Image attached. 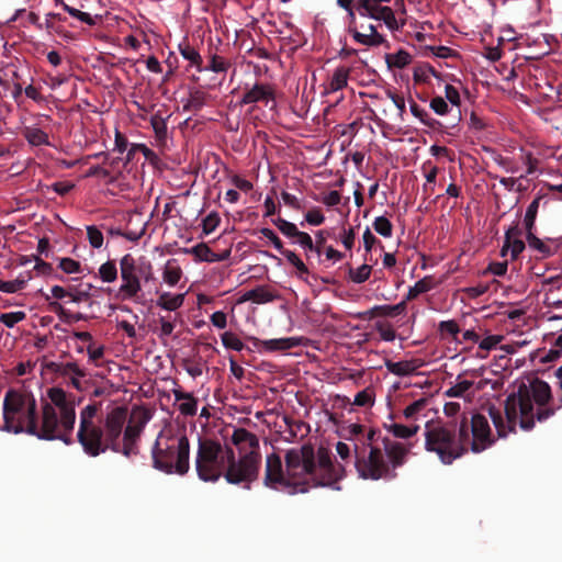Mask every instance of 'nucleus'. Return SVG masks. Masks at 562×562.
Here are the masks:
<instances>
[{"label": "nucleus", "instance_id": "nucleus-17", "mask_svg": "<svg viewBox=\"0 0 562 562\" xmlns=\"http://www.w3.org/2000/svg\"><path fill=\"white\" fill-rule=\"evenodd\" d=\"M496 161L505 171L519 175L520 178L531 175L535 170L531 154L522 149H519V153L514 157L499 156Z\"/></svg>", "mask_w": 562, "mask_h": 562}, {"label": "nucleus", "instance_id": "nucleus-52", "mask_svg": "<svg viewBox=\"0 0 562 562\" xmlns=\"http://www.w3.org/2000/svg\"><path fill=\"white\" fill-rule=\"evenodd\" d=\"M25 318L26 313L24 311L2 313L0 315V323L8 328H13L18 323L24 321Z\"/></svg>", "mask_w": 562, "mask_h": 562}, {"label": "nucleus", "instance_id": "nucleus-37", "mask_svg": "<svg viewBox=\"0 0 562 562\" xmlns=\"http://www.w3.org/2000/svg\"><path fill=\"white\" fill-rule=\"evenodd\" d=\"M438 167L432 165L431 161H426L423 165V172L426 179V182L424 184V191L426 193H434L435 192V186H436V179L438 176Z\"/></svg>", "mask_w": 562, "mask_h": 562}, {"label": "nucleus", "instance_id": "nucleus-46", "mask_svg": "<svg viewBox=\"0 0 562 562\" xmlns=\"http://www.w3.org/2000/svg\"><path fill=\"white\" fill-rule=\"evenodd\" d=\"M281 255H283L289 263H291L297 270V276L300 278H304L308 274V269L306 265L302 261V259L292 250L284 249Z\"/></svg>", "mask_w": 562, "mask_h": 562}, {"label": "nucleus", "instance_id": "nucleus-55", "mask_svg": "<svg viewBox=\"0 0 562 562\" xmlns=\"http://www.w3.org/2000/svg\"><path fill=\"white\" fill-rule=\"evenodd\" d=\"M87 237L93 248H101L103 245V234L97 226H87Z\"/></svg>", "mask_w": 562, "mask_h": 562}, {"label": "nucleus", "instance_id": "nucleus-27", "mask_svg": "<svg viewBox=\"0 0 562 562\" xmlns=\"http://www.w3.org/2000/svg\"><path fill=\"white\" fill-rule=\"evenodd\" d=\"M89 296V293L88 292H82V291H71V290H67L60 285H54L52 286L50 289V294H46L45 295V299L46 301H49L50 297L55 299V300H67L68 302H71V303H80L85 300H87Z\"/></svg>", "mask_w": 562, "mask_h": 562}, {"label": "nucleus", "instance_id": "nucleus-53", "mask_svg": "<svg viewBox=\"0 0 562 562\" xmlns=\"http://www.w3.org/2000/svg\"><path fill=\"white\" fill-rule=\"evenodd\" d=\"M295 243L299 244L306 252L314 251L318 256L321 255L319 246H315L310 234L300 231L296 237L294 238Z\"/></svg>", "mask_w": 562, "mask_h": 562}, {"label": "nucleus", "instance_id": "nucleus-56", "mask_svg": "<svg viewBox=\"0 0 562 562\" xmlns=\"http://www.w3.org/2000/svg\"><path fill=\"white\" fill-rule=\"evenodd\" d=\"M371 270V266L366 263L361 265L357 269L350 271V278L356 283H363L370 278Z\"/></svg>", "mask_w": 562, "mask_h": 562}, {"label": "nucleus", "instance_id": "nucleus-7", "mask_svg": "<svg viewBox=\"0 0 562 562\" xmlns=\"http://www.w3.org/2000/svg\"><path fill=\"white\" fill-rule=\"evenodd\" d=\"M424 437L426 451L436 454L445 464H451L467 452V439L460 425L457 427L428 422L425 425Z\"/></svg>", "mask_w": 562, "mask_h": 562}, {"label": "nucleus", "instance_id": "nucleus-63", "mask_svg": "<svg viewBox=\"0 0 562 562\" xmlns=\"http://www.w3.org/2000/svg\"><path fill=\"white\" fill-rule=\"evenodd\" d=\"M376 331L384 341H393L396 338V333L390 324H376Z\"/></svg>", "mask_w": 562, "mask_h": 562}, {"label": "nucleus", "instance_id": "nucleus-26", "mask_svg": "<svg viewBox=\"0 0 562 562\" xmlns=\"http://www.w3.org/2000/svg\"><path fill=\"white\" fill-rule=\"evenodd\" d=\"M273 100V91L269 86L266 85H255L250 90H248L240 103L241 104H250L256 102H266Z\"/></svg>", "mask_w": 562, "mask_h": 562}, {"label": "nucleus", "instance_id": "nucleus-1", "mask_svg": "<svg viewBox=\"0 0 562 562\" xmlns=\"http://www.w3.org/2000/svg\"><path fill=\"white\" fill-rule=\"evenodd\" d=\"M285 468L281 458L269 454L266 460L265 484L268 487L303 493L307 486H334L342 476V469L334 465L329 453L319 449L317 457L312 445H303L286 451Z\"/></svg>", "mask_w": 562, "mask_h": 562}, {"label": "nucleus", "instance_id": "nucleus-59", "mask_svg": "<svg viewBox=\"0 0 562 562\" xmlns=\"http://www.w3.org/2000/svg\"><path fill=\"white\" fill-rule=\"evenodd\" d=\"M304 220L310 225L318 226L325 222V216L321 209L313 207L305 213Z\"/></svg>", "mask_w": 562, "mask_h": 562}, {"label": "nucleus", "instance_id": "nucleus-41", "mask_svg": "<svg viewBox=\"0 0 562 562\" xmlns=\"http://www.w3.org/2000/svg\"><path fill=\"white\" fill-rule=\"evenodd\" d=\"M540 200V198H536L526 210V214L524 217V226L526 233L535 229V223L539 211Z\"/></svg>", "mask_w": 562, "mask_h": 562}, {"label": "nucleus", "instance_id": "nucleus-39", "mask_svg": "<svg viewBox=\"0 0 562 562\" xmlns=\"http://www.w3.org/2000/svg\"><path fill=\"white\" fill-rule=\"evenodd\" d=\"M435 288V282L431 277H425L422 280L417 281L412 288H409L407 293V300H414L419 294L426 293Z\"/></svg>", "mask_w": 562, "mask_h": 562}, {"label": "nucleus", "instance_id": "nucleus-6", "mask_svg": "<svg viewBox=\"0 0 562 562\" xmlns=\"http://www.w3.org/2000/svg\"><path fill=\"white\" fill-rule=\"evenodd\" d=\"M190 445L182 431L165 427L153 448L154 467L166 473L186 474L189 470Z\"/></svg>", "mask_w": 562, "mask_h": 562}, {"label": "nucleus", "instance_id": "nucleus-49", "mask_svg": "<svg viewBox=\"0 0 562 562\" xmlns=\"http://www.w3.org/2000/svg\"><path fill=\"white\" fill-rule=\"evenodd\" d=\"M406 308L405 301L400 302L395 305H376L373 307V312H375L380 316H396L402 314Z\"/></svg>", "mask_w": 562, "mask_h": 562}, {"label": "nucleus", "instance_id": "nucleus-40", "mask_svg": "<svg viewBox=\"0 0 562 562\" xmlns=\"http://www.w3.org/2000/svg\"><path fill=\"white\" fill-rule=\"evenodd\" d=\"M375 402V392L371 386L358 392L355 395L352 404L359 407H372Z\"/></svg>", "mask_w": 562, "mask_h": 562}, {"label": "nucleus", "instance_id": "nucleus-24", "mask_svg": "<svg viewBox=\"0 0 562 562\" xmlns=\"http://www.w3.org/2000/svg\"><path fill=\"white\" fill-rule=\"evenodd\" d=\"M526 239L528 246L540 254L542 257H549L553 255L558 249V244L552 239H540L535 234L533 231L526 233Z\"/></svg>", "mask_w": 562, "mask_h": 562}, {"label": "nucleus", "instance_id": "nucleus-19", "mask_svg": "<svg viewBox=\"0 0 562 562\" xmlns=\"http://www.w3.org/2000/svg\"><path fill=\"white\" fill-rule=\"evenodd\" d=\"M525 249V243L521 239V231L517 225L510 226L505 232V241L501 250L503 257L510 254L512 259H516Z\"/></svg>", "mask_w": 562, "mask_h": 562}, {"label": "nucleus", "instance_id": "nucleus-22", "mask_svg": "<svg viewBox=\"0 0 562 562\" xmlns=\"http://www.w3.org/2000/svg\"><path fill=\"white\" fill-rule=\"evenodd\" d=\"M383 446L385 458L391 467V473H393L394 469L403 464L408 450L403 443L390 441L389 439L383 441Z\"/></svg>", "mask_w": 562, "mask_h": 562}, {"label": "nucleus", "instance_id": "nucleus-16", "mask_svg": "<svg viewBox=\"0 0 562 562\" xmlns=\"http://www.w3.org/2000/svg\"><path fill=\"white\" fill-rule=\"evenodd\" d=\"M231 441L236 447L239 458H251L252 460L261 461L259 440L255 434L244 428H238L234 430Z\"/></svg>", "mask_w": 562, "mask_h": 562}, {"label": "nucleus", "instance_id": "nucleus-5", "mask_svg": "<svg viewBox=\"0 0 562 562\" xmlns=\"http://www.w3.org/2000/svg\"><path fill=\"white\" fill-rule=\"evenodd\" d=\"M47 401L41 405V430L43 439L60 438L74 430L76 401L59 386L46 391Z\"/></svg>", "mask_w": 562, "mask_h": 562}, {"label": "nucleus", "instance_id": "nucleus-45", "mask_svg": "<svg viewBox=\"0 0 562 562\" xmlns=\"http://www.w3.org/2000/svg\"><path fill=\"white\" fill-rule=\"evenodd\" d=\"M55 3L57 5H60L72 18H76L88 25L94 24V20L89 13L82 12L76 8L68 5L64 0H55Z\"/></svg>", "mask_w": 562, "mask_h": 562}, {"label": "nucleus", "instance_id": "nucleus-48", "mask_svg": "<svg viewBox=\"0 0 562 562\" xmlns=\"http://www.w3.org/2000/svg\"><path fill=\"white\" fill-rule=\"evenodd\" d=\"M530 342L531 340L527 336L520 334L517 336L516 339H513L507 344L501 345L499 349L505 351L506 353L513 355L516 353L519 349L529 346Z\"/></svg>", "mask_w": 562, "mask_h": 562}, {"label": "nucleus", "instance_id": "nucleus-47", "mask_svg": "<svg viewBox=\"0 0 562 562\" xmlns=\"http://www.w3.org/2000/svg\"><path fill=\"white\" fill-rule=\"evenodd\" d=\"M99 278L106 283H112L117 279V268L113 261L102 263L98 270Z\"/></svg>", "mask_w": 562, "mask_h": 562}, {"label": "nucleus", "instance_id": "nucleus-20", "mask_svg": "<svg viewBox=\"0 0 562 562\" xmlns=\"http://www.w3.org/2000/svg\"><path fill=\"white\" fill-rule=\"evenodd\" d=\"M383 428L400 439H409L414 437L420 429L419 425L416 423H411L407 425L396 423L393 415H389L387 419L383 423Z\"/></svg>", "mask_w": 562, "mask_h": 562}, {"label": "nucleus", "instance_id": "nucleus-14", "mask_svg": "<svg viewBox=\"0 0 562 562\" xmlns=\"http://www.w3.org/2000/svg\"><path fill=\"white\" fill-rule=\"evenodd\" d=\"M348 32L353 41L362 46L378 47L387 44L385 36L378 31L376 25L373 23H358L357 16H355L353 23H348Z\"/></svg>", "mask_w": 562, "mask_h": 562}, {"label": "nucleus", "instance_id": "nucleus-38", "mask_svg": "<svg viewBox=\"0 0 562 562\" xmlns=\"http://www.w3.org/2000/svg\"><path fill=\"white\" fill-rule=\"evenodd\" d=\"M23 136L33 146L48 145V135L41 128L26 127Z\"/></svg>", "mask_w": 562, "mask_h": 562}, {"label": "nucleus", "instance_id": "nucleus-25", "mask_svg": "<svg viewBox=\"0 0 562 562\" xmlns=\"http://www.w3.org/2000/svg\"><path fill=\"white\" fill-rule=\"evenodd\" d=\"M276 299L274 294L266 286H258L243 293L236 301V304H243L251 301L256 304H266Z\"/></svg>", "mask_w": 562, "mask_h": 562}, {"label": "nucleus", "instance_id": "nucleus-34", "mask_svg": "<svg viewBox=\"0 0 562 562\" xmlns=\"http://www.w3.org/2000/svg\"><path fill=\"white\" fill-rule=\"evenodd\" d=\"M427 405H428L427 398H424V397L418 398V400L414 401L413 403H411L409 405H407L403 409L402 415L408 422L415 423L423 415V412L426 409Z\"/></svg>", "mask_w": 562, "mask_h": 562}, {"label": "nucleus", "instance_id": "nucleus-44", "mask_svg": "<svg viewBox=\"0 0 562 562\" xmlns=\"http://www.w3.org/2000/svg\"><path fill=\"white\" fill-rule=\"evenodd\" d=\"M57 267L66 274H80L83 271L81 263L69 257L58 258Z\"/></svg>", "mask_w": 562, "mask_h": 562}, {"label": "nucleus", "instance_id": "nucleus-50", "mask_svg": "<svg viewBox=\"0 0 562 562\" xmlns=\"http://www.w3.org/2000/svg\"><path fill=\"white\" fill-rule=\"evenodd\" d=\"M374 231L384 238L392 237L393 225L385 216H378L373 222Z\"/></svg>", "mask_w": 562, "mask_h": 562}, {"label": "nucleus", "instance_id": "nucleus-15", "mask_svg": "<svg viewBox=\"0 0 562 562\" xmlns=\"http://www.w3.org/2000/svg\"><path fill=\"white\" fill-rule=\"evenodd\" d=\"M56 373L66 381L68 386L78 392H85L89 386L88 372L77 361L57 364Z\"/></svg>", "mask_w": 562, "mask_h": 562}, {"label": "nucleus", "instance_id": "nucleus-13", "mask_svg": "<svg viewBox=\"0 0 562 562\" xmlns=\"http://www.w3.org/2000/svg\"><path fill=\"white\" fill-rule=\"evenodd\" d=\"M260 460H252L251 458H235L227 464L224 475L231 484H249L258 476Z\"/></svg>", "mask_w": 562, "mask_h": 562}, {"label": "nucleus", "instance_id": "nucleus-36", "mask_svg": "<svg viewBox=\"0 0 562 562\" xmlns=\"http://www.w3.org/2000/svg\"><path fill=\"white\" fill-rule=\"evenodd\" d=\"M179 52L181 56L190 63L191 66L195 67L199 71L202 70V56L193 46H191L189 43H181L179 45Z\"/></svg>", "mask_w": 562, "mask_h": 562}, {"label": "nucleus", "instance_id": "nucleus-58", "mask_svg": "<svg viewBox=\"0 0 562 562\" xmlns=\"http://www.w3.org/2000/svg\"><path fill=\"white\" fill-rule=\"evenodd\" d=\"M504 336L502 335H488L481 339L479 348L484 351H491L496 349V347L503 341Z\"/></svg>", "mask_w": 562, "mask_h": 562}, {"label": "nucleus", "instance_id": "nucleus-31", "mask_svg": "<svg viewBox=\"0 0 562 562\" xmlns=\"http://www.w3.org/2000/svg\"><path fill=\"white\" fill-rule=\"evenodd\" d=\"M349 79V69L346 67H338L334 70L330 79L328 80L326 92H336L345 88Z\"/></svg>", "mask_w": 562, "mask_h": 562}, {"label": "nucleus", "instance_id": "nucleus-64", "mask_svg": "<svg viewBox=\"0 0 562 562\" xmlns=\"http://www.w3.org/2000/svg\"><path fill=\"white\" fill-rule=\"evenodd\" d=\"M211 324L217 329H225L228 325L227 314L223 311H216L210 316Z\"/></svg>", "mask_w": 562, "mask_h": 562}, {"label": "nucleus", "instance_id": "nucleus-10", "mask_svg": "<svg viewBox=\"0 0 562 562\" xmlns=\"http://www.w3.org/2000/svg\"><path fill=\"white\" fill-rule=\"evenodd\" d=\"M459 425L461 431L464 430L467 452L471 450L480 453L495 442V436L485 415L474 414L470 419L463 417Z\"/></svg>", "mask_w": 562, "mask_h": 562}, {"label": "nucleus", "instance_id": "nucleus-9", "mask_svg": "<svg viewBox=\"0 0 562 562\" xmlns=\"http://www.w3.org/2000/svg\"><path fill=\"white\" fill-rule=\"evenodd\" d=\"M233 459L232 448L223 447L211 439L199 440L195 467L201 480L217 481Z\"/></svg>", "mask_w": 562, "mask_h": 562}, {"label": "nucleus", "instance_id": "nucleus-57", "mask_svg": "<svg viewBox=\"0 0 562 562\" xmlns=\"http://www.w3.org/2000/svg\"><path fill=\"white\" fill-rule=\"evenodd\" d=\"M438 329L441 335L450 336L452 338H456L460 331L458 323L453 319L440 322Z\"/></svg>", "mask_w": 562, "mask_h": 562}, {"label": "nucleus", "instance_id": "nucleus-29", "mask_svg": "<svg viewBox=\"0 0 562 562\" xmlns=\"http://www.w3.org/2000/svg\"><path fill=\"white\" fill-rule=\"evenodd\" d=\"M384 364L390 373L397 376L411 375L420 367L417 360H402L397 362L385 360Z\"/></svg>", "mask_w": 562, "mask_h": 562}, {"label": "nucleus", "instance_id": "nucleus-4", "mask_svg": "<svg viewBox=\"0 0 562 562\" xmlns=\"http://www.w3.org/2000/svg\"><path fill=\"white\" fill-rule=\"evenodd\" d=\"M37 382L25 380L11 386L3 396L1 429L12 434L25 432L42 438L41 407L33 386Z\"/></svg>", "mask_w": 562, "mask_h": 562}, {"label": "nucleus", "instance_id": "nucleus-11", "mask_svg": "<svg viewBox=\"0 0 562 562\" xmlns=\"http://www.w3.org/2000/svg\"><path fill=\"white\" fill-rule=\"evenodd\" d=\"M121 285L115 294L120 301H131L138 296L142 290L140 279L137 276L136 261L130 254L120 259Z\"/></svg>", "mask_w": 562, "mask_h": 562}, {"label": "nucleus", "instance_id": "nucleus-51", "mask_svg": "<svg viewBox=\"0 0 562 562\" xmlns=\"http://www.w3.org/2000/svg\"><path fill=\"white\" fill-rule=\"evenodd\" d=\"M272 223L278 227V229L284 236H286L289 238H295L300 232L294 223L289 222L281 217L273 220Z\"/></svg>", "mask_w": 562, "mask_h": 562}, {"label": "nucleus", "instance_id": "nucleus-33", "mask_svg": "<svg viewBox=\"0 0 562 562\" xmlns=\"http://www.w3.org/2000/svg\"><path fill=\"white\" fill-rule=\"evenodd\" d=\"M32 279L31 272L21 273L14 280L0 281V291L3 293H16L23 290L27 282Z\"/></svg>", "mask_w": 562, "mask_h": 562}, {"label": "nucleus", "instance_id": "nucleus-12", "mask_svg": "<svg viewBox=\"0 0 562 562\" xmlns=\"http://www.w3.org/2000/svg\"><path fill=\"white\" fill-rule=\"evenodd\" d=\"M391 0H358L357 11L360 18L382 21L390 31H397L400 24L392 8L382 5Z\"/></svg>", "mask_w": 562, "mask_h": 562}, {"label": "nucleus", "instance_id": "nucleus-60", "mask_svg": "<svg viewBox=\"0 0 562 562\" xmlns=\"http://www.w3.org/2000/svg\"><path fill=\"white\" fill-rule=\"evenodd\" d=\"M319 201L327 207H334L340 204L341 194L336 190L324 192L321 195Z\"/></svg>", "mask_w": 562, "mask_h": 562}, {"label": "nucleus", "instance_id": "nucleus-3", "mask_svg": "<svg viewBox=\"0 0 562 562\" xmlns=\"http://www.w3.org/2000/svg\"><path fill=\"white\" fill-rule=\"evenodd\" d=\"M550 398L551 390L547 382L535 379L520 383L506 400L505 416L499 411L490 409L497 436L506 437L517 426L528 430L536 420L542 422L552 416L553 409L548 406Z\"/></svg>", "mask_w": 562, "mask_h": 562}, {"label": "nucleus", "instance_id": "nucleus-30", "mask_svg": "<svg viewBox=\"0 0 562 562\" xmlns=\"http://www.w3.org/2000/svg\"><path fill=\"white\" fill-rule=\"evenodd\" d=\"M183 276V271L177 259H169L162 268V280L168 286H176Z\"/></svg>", "mask_w": 562, "mask_h": 562}, {"label": "nucleus", "instance_id": "nucleus-35", "mask_svg": "<svg viewBox=\"0 0 562 562\" xmlns=\"http://www.w3.org/2000/svg\"><path fill=\"white\" fill-rule=\"evenodd\" d=\"M473 387V382L469 380L458 381L456 384L445 391V395L448 397H461L470 401L469 392Z\"/></svg>", "mask_w": 562, "mask_h": 562}, {"label": "nucleus", "instance_id": "nucleus-18", "mask_svg": "<svg viewBox=\"0 0 562 562\" xmlns=\"http://www.w3.org/2000/svg\"><path fill=\"white\" fill-rule=\"evenodd\" d=\"M171 393L173 395V406L180 416L184 418L194 417L199 412V398L192 393L184 391L176 385Z\"/></svg>", "mask_w": 562, "mask_h": 562}, {"label": "nucleus", "instance_id": "nucleus-61", "mask_svg": "<svg viewBox=\"0 0 562 562\" xmlns=\"http://www.w3.org/2000/svg\"><path fill=\"white\" fill-rule=\"evenodd\" d=\"M260 234L263 238L268 239L280 254L284 250L281 239L271 228H261Z\"/></svg>", "mask_w": 562, "mask_h": 562}, {"label": "nucleus", "instance_id": "nucleus-21", "mask_svg": "<svg viewBox=\"0 0 562 562\" xmlns=\"http://www.w3.org/2000/svg\"><path fill=\"white\" fill-rule=\"evenodd\" d=\"M254 345L256 347L262 348L265 351H279V350H288L294 347H297L302 344V338L300 337H284V338H273L260 340L258 338H251Z\"/></svg>", "mask_w": 562, "mask_h": 562}, {"label": "nucleus", "instance_id": "nucleus-32", "mask_svg": "<svg viewBox=\"0 0 562 562\" xmlns=\"http://www.w3.org/2000/svg\"><path fill=\"white\" fill-rule=\"evenodd\" d=\"M339 435L345 440L352 441L353 445L361 442V440L367 437V432H364V427L356 423H350L341 426Z\"/></svg>", "mask_w": 562, "mask_h": 562}, {"label": "nucleus", "instance_id": "nucleus-54", "mask_svg": "<svg viewBox=\"0 0 562 562\" xmlns=\"http://www.w3.org/2000/svg\"><path fill=\"white\" fill-rule=\"evenodd\" d=\"M221 217L217 212H211L202 221V231L204 235H210L220 225Z\"/></svg>", "mask_w": 562, "mask_h": 562}, {"label": "nucleus", "instance_id": "nucleus-28", "mask_svg": "<svg viewBox=\"0 0 562 562\" xmlns=\"http://www.w3.org/2000/svg\"><path fill=\"white\" fill-rule=\"evenodd\" d=\"M182 252L193 255L196 261L216 262L225 259V256L213 252L204 243H200L191 248H183Z\"/></svg>", "mask_w": 562, "mask_h": 562}, {"label": "nucleus", "instance_id": "nucleus-42", "mask_svg": "<svg viewBox=\"0 0 562 562\" xmlns=\"http://www.w3.org/2000/svg\"><path fill=\"white\" fill-rule=\"evenodd\" d=\"M221 341L223 347L228 350L241 351L245 348L243 340L231 330L221 334Z\"/></svg>", "mask_w": 562, "mask_h": 562}, {"label": "nucleus", "instance_id": "nucleus-23", "mask_svg": "<svg viewBox=\"0 0 562 562\" xmlns=\"http://www.w3.org/2000/svg\"><path fill=\"white\" fill-rule=\"evenodd\" d=\"M156 306L168 312L179 310L186 300L187 292L172 293L168 291H156Z\"/></svg>", "mask_w": 562, "mask_h": 562}, {"label": "nucleus", "instance_id": "nucleus-43", "mask_svg": "<svg viewBox=\"0 0 562 562\" xmlns=\"http://www.w3.org/2000/svg\"><path fill=\"white\" fill-rule=\"evenodd\" d=\"M412 55L406 50H398L387 55L386 60L390 67L403 69L412 63Z\"/></svg>", "mask_w": 562, "mask_h": 562}, {"label": "nucleus", "instance_id": "nucleus-62", "mask_svg": "<svg viewBox=\"0 0 562 562\" xmlns=\"http://www.w3.org/2000/svg\"><path fill=\"white\" fill-rule=\"evenodd\" d=\"M431 110L438 115H446L449 111V104L442 97H435L430 101Z\"/></svg>", "mask_w": 562, "mask_h": 562}, {"label": "nucleus", "instance_id": "nucleus-8", "mask_svg": "<svg viewBox=\"0 0 562 562\" xmlns=\"http://www.w3.org/2000/svg\"><path fill=\"white\" fill-rule=\"evenodd\" d=\"M378 432L374 429L367 431L361 442L353 445L355 468L360 477L364 480L390 479L391 467L382 449L376 445Z\"/></svg>", "mask_w": 562, "mask_h": 562}, {"label": "nucleus", "instance_id": "nucleus-2", "mask_svg": "<svg viewBox=\"0 0 562 562\" xmlns=\"http://www.w3.org/2000/svg\"><path fill=\"white\" fill-rule=\"evenodd\" d=\"M100 409V403L91 402L79 412L77 439L83 451L90 457H98L108 450L126 457L135 454L146 420L133 416L125 426L127 411L116 406L108 412L101 426Z\"/></svg>", "mask_w": 562, "mask_h": 562}]
</instances>
